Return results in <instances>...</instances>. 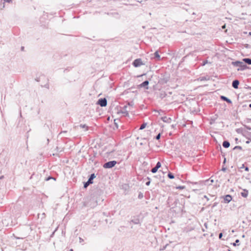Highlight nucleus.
I'll return each mask as SVG.
<instances>
[{
	"instance_id": "5",
	"label": "nucleus",
	"mask_w": 251,
	"mask_h": 251,
	"mask_svg": "<svg viewBox=\"0 0 251 251\" xmlns=\"http://www.w3.org/2000/svg\"><path fill=\"white\" fill-rule=\"evenodd\" d=\"M117 163L115 160L110 161L104 163L103 165V168L110 169L113 167Z\"/></svg>"
},
{
	"instance_id": "30",
	"label": "nucleus",
	"mask_w": 251,
	"mask_h": 251,
	"mask_svg": "<svg viewBox=\"0 0 251 251\" xmlns=\"http://www.w3.org/2000/svg\"><path fill=\"white\" fill-rule=\"evenodd\" d=\"M222 236H223V234H222V233H220L219 234V238H220V239H221V238H222Z\"/></svg>"
},
{
	"instance_id": "38",
	"label": "nucleus",
	"mask_w": 251,
	"mask_h": 251,
	"mask_svg": "<svg viewBox=\"0 0 251 251\" xmlns=\"http://www.w3.org/2000/svg\"><path fill=\"white\" fill-rule=\"evenodd\" d=\"M79 240H80V242H81L83 241V240L80 237H79Z\"/></svg>"
},
{
	"instance_id": "2",
	"label": "nucleus",
	"mask_w": 251,
	"mask_h": 251,
	"mask_svg": "<svg viewBox=\"0 0 251 251\" xmlns=\"http://www.w3.org/2000/svg\"><path fill=\"white\" fill-rule=\"evenodd\" d=\"M87 205L91 208H94L97 205V200L94 196H91L90 197L87 202Z\"/></svg>"
},
{
	"instance_id": "29",
	"label": "nucleus",
	"mask_w": 251,
	"mask_h": 251,
	"mask_svg": "<svg viewBox=\"0 0 251 251\" xmlns=\"http://www.w3.org/2000/svg\"><path fill=\"white\" fill-rule=\"evenodd\" d=\"M150 183H151V181H150V180H149V181L146 182V185L147 186H149L150 184Z\"/></svg>"
},
{
	"instance_id": "21",
	"label": "nucleus",
	"mask_w": 251,
	"mask_h": 251,
	"mask_svg": "<svg viewBox=\"0 0 251 251\" xmlns=\"http://www.w3.org/2000/svg\"><path fill=\"white\" fill-rule=\"evenodd\" d=\"M168 176L170 179H173L175 177L174 175L172 173H169L168 174Z\"/></svg>"
},
{
	"instance_id": "46",
	"label": "nucleus",
	"mask_w": 251,
	"mask_h": 251,
	"mask_svg": "<svg viewBox=\"0 0 251 251\" xmlns=\"http://www.w3.org/2000/svg\"><path fill=\"white\" fill-rule=\"evenodd\" d=\"M134 223H135V224H137V223L136 222V221H135Z\"/></svg>"
},
{
	"instance_id": "44",
	"label": "nucleus",
	"mask_w": 251,
	"mask_h": 251,
	"mask_svg": "<svg viewBox=\"0 0 251 251\" xmlns=\"http://www.w3.org/2000/svg\"><path fill=\"white\" fill-rule=\"evenodd\" d=\"M70 251H73V249H71V250H70Z\"/></svg>"
},
{
	"instance_id": "48",
	"label": "nucleus",
	"mask_w": 251,
	"mask_h": 251,
	"mask_svg": "<svg viewBox=\"0 0 251 251\" xmlns=\"http://www.w3.org/2000/svg\"><path fill=\"white\" fill-rule=\"evenodd\" d=\"M249 35H251V32L249 33Z\"/></svg>"
},
{
	"instance_id": "17",
	"label": "nucleus",
	"mask_w": 251,
	"mask_h": 251,
	"mask_svg": "<svg viewBox=\"0 0 251 251\" xmlns=\"http://www.w3.org/2000/svg\"><path fill=\"white\" fill-rule=\"evenodd\" d=\"M154 57L157 59V60H161L160 56L159 55L158 51H156L154 53Z\"/></svg>"
},
{
	"instance_id": "16",
	"label": "nucleus",
	"mask_w": 251,
	"mask_h": 251,
	"mask_svg": "<svg viewBox=\"0 0 251 251\" xmlns=\"http://www.w3.org/2000/svg\"><path fill=\"white\" fill-rule=\"evenodd\" d=\"M162 120L163 122L166 123H170L171 121V119L170 118H168L167 117H162Z\"/></svg>"
},
{
	"instance_id": "20",
	"label": "nucleus",
	"mask_w": 251,
	"mask_h": 251,
	"mask_svg": "<svg viewBox=\"0 0 251 251\" xmlns=\"http://www.w3.org/2000/svg\"><path fill=\"white\" fill-rule=\"evenodd\" d=\"M146 126H147V123H143L141 126L139 128V129L140 130H142V129H144L146 127Z\"/></svg>"
},
{
	"instance_id": "11",
	"label": "nucleus",
	"mask_w": 251,
	"mask_h": 251,
	"mask_svg": "<svg viewBox=\"0 0 251 251\" xmlns=\"http://www.w3.org/2000/svg\"><path fill=\"white\" fill-rule=\"evenodd\" d=\"M239 84V81L238 80H234L232 81V86L235 89H237L238 88Z\"/></svg>"
},
{
	"instance_id": "47",
	"label": "nucleus",
	"mask_w": 251,
	"mask_h": 251,
	"mask_svg": "<svg viewBox=\"0 0 251 251\" xmlns=\"http://www.w3.org/2000/svg\"><path fill=\"white\" fill-rule=\"evenodd\" d=\"M134 223H135V224H137V223L136 222V221H135Z\"/></svg>"
},
{
	"instance_id": "43",
	"label": "nucleus",
	"mask_w": 251,
	"mask_h": 251,
	"mask_svg": "<svg viewBox=\"0 0 251 251\" xmlns=\"http://www.w3.org/2000/svg\"><path fill=\"white\" fill-rule=\"evenodd\" d=\"M186 57V56H184L183 58V60H184V59Z\"/></svg>"
},
{
	"instance_id": "35",
	"label": "nucleus",
	"mask_w": 251,
	"mask_h": 251,
	"mask_svg": "<svg viewBox=\"0 0 251 251\" xmlns=\"http://www.w3.org/2000/svg\"><path fill=\"white\" fill-rule=\"evenodd\" d=\"M250 142H251L250 141V140H247V141L246 142V144H249Z\"/></svg>"
},
{
	"instance_id": "7",
	"label": "nucleus",
	"mask_w": 251,
	"mask_h": 251,
	"mask_svg": "<svg viewBox=\"0 0 251 251\" xmlns=\"http://www.w3.org/2000/svg\"><path fill=\"white\" fill-rule=\"evenodd\" d=\"M133 65L135 67H138L143 65L142 60L140 58L135 59L132 63Z\"/></svg>"
},
{
	"instance_id": "27",
	"label": "nucleus",
	"mask_w": 251,
	"mask_h": 251,
	"mask_svg": "<svg viewBox=\"0 0 251 251\" xmlns=\"http://www.w3.org/2000/svg\"><path fill=\"white\" fill-rule=\"evenodd\" d=\"M3 0H0V8L1 9L2 4H4V2H2Z\"/></svg>"
},
{
	"instance_id": "28",
	"label": "nucleus",
	"mask_w": 251,
	"mask_h": 251,
	"mask_svg": "<svg viewBox=\"0 0 251 251\" xmlns=\"http://www.w3.org/2000/svg\"><path fill=\"white\" fill-rule=\"evenodd\" d=\"M143 197V195L142 194H140L138 196V198L139 199H142Z\"/></svg>"
},
{
	"instance_id": "32",
	"label": "nucleus",
	"mask_w": 251,
	"mask_h": 251,
	"mask_svg": "<svg viewBox=\"0 0 251 251\" xmlns=\"http://www.w3.org/2000/svg\"><path fill=\"white\" fill-rule=\"evenodd\" d=\"M206 63H207V61H205L204 62H203V64H202V65L204 66L205 65Z\"/></svg>"
},
{
	"instance_id": "15",
	"label": "nucleus",
	"mask_w": 251,
	"mask_h": 251,
	"mask_svg": "<svg viewBox=\"0 0 251 251\" xmlns=\"http://www.w3.org/2000/svg\"><path fill=\"white\" fill-rule=\"evenodd\" d=\"M230 143L227 141H224L223 143V146L225 148H227L229 147Z\"/></svg>"
},
{
	"instance_id": "4",
	"label": "nucleus",
	"mask_w": 251,
	"mask_h": 251,
	"mask_svg": "<svg viewBox=\"0 0 251 251\" xmlns=\"http://www.w3.org/2000/svg\"><path fill=\"white\" fill-rule=\"evenodd\" d=\"M96 177V176L95 174H92L87 182H84V188H86L90 184H92L93 183V179Z\"/></svg>"
},
{
	"instance_id": "6",
	"label": "nucleus",
	"mask_w": 251,
	"mask_h": 251,
	"mask_svg": "<svg viewBox=\"0 0 251 251\" xmlns=\"http://www.w3.org/2000/svg\"><path fill=\"white\" fill-rule=\"evenodd\" d=\"M97 104L100 105L101 107H105L107 105V101L106 98L100 99L97 102Z\"/></svg>"
},
{
	"instance_id": "25",
	"label": "nucleus",
	"mask_w": 251,
	"mask_h": 251,
	"mask_svg": "<svg viewBox=\"0 0 251 251\" xmlns=\"http://www.w3.org/2000/svg\"><path fill=\"white\" fill-rule=\"evenodd\" d=\"M239 242V240L238 239L236 240L235 243H233V245L234 246H235L236 245V244Z\"/></svg>"
},
{
	"instance_id": "22",
	"label": "nucleus",
	"mask_w": 251,
	"mask_h": 251,
	"mask_svg": "<svg viewBox=\"0 0 251 251\" xmlns=\"http://www.w3.org/2000/svg\"><path fill=\"white\" fill-rule=\"evenodd\" d=\"M80 127L82 128H85V130H87L88 129V126L86 125H80Z\"/></svg>"
},
{
	"instance_id": "23",
	"label": "nucleus",
	"mask_w": 251,
	"mask_h": 251,
	"mask_svg": "<svg viewBox=\"0 0 251 251\" xmlns=\"http://www.w3.org/2000/svg\"><path fill=\"white\" fill-rule=\"evenodd\" d=\"M160 136H161V134L160 133H159L158 134L156 137H155V139L156 140H159L160 138Z\"/></svg>"
},
{
	"instance_id": "26",
	"label": "nucleus",
	"mask_w": 251,
	"mask_h": 251,
	"mask_svg": "<svg viewBox=\"0 0 251 251\" xmlns=\"http://www.w3.org/2000/svg\"><path fill=\"white\" fill-rule=\"evenodd\" d=\"M128 108L130 106H132L133 105V103L132 102H131L130 103H128Z\"/></svg>"
},
{
	"instance_id": "24",
	"label": "nucleus",
	"mask_w": 251,
	"mask_h": 251,
	"mask_svg": "<svg viewBox=\"0 0 251 251\" xmlns=\"http://www.w3.org/2000/svg\"><path fill=\"white\" fill-rule=\"evenodd\" d=\"M236 149H239V150H241L242 149V147L241 146H235L233 150H236Z\"/></svg>"
},
{
	"instance_id": "9",
	"label": "nucleus",
	"mask_w": 251,
	"mask_h": 251,
	"mask_svg": "<svg viewBox=\"0 0 251 251\" xmlns=\"http://www.w3.org/2000/svg\"><path fill=\"white\" fill-rule=\"evenodd\" d=\"M129 110H130V108H129L128 109V106L125 105L123 107L121 112L123 114H124L126 116H127L128 114V112Z\"/></svg>"
},
{
	"instance_id": "39",
	"label": "nucleus",
	"mask_w": 251,
	"mask_h": 251,
	"mask_svg": "<svg viewBox=\"0 0 251 251\" xmlns=\"http://www.w3.org/2000/svg\"><path fill=\"white\" fill-rule=\"evenodd\" d=\"M245 168V166L244 164L242 165V166L240 167L241 169Z\"/></svg>"
},
{
	"instance_id": "45",
	"label": "nucleus",
	"mask_w": 251,
	"mask_h": 251,
	"mask_svg": "<svg viewBox=\"0 0 251 251\" xmlns=\"http://www.w3.org/2000/svg\"><path fill=\"white\" fill-rule=\"evenodd\" d=\"M250 107H251V104L249 105Z\"/></svg>"
},
{
	"instance_id": "18",
	"label": "nucleus",
	"mask_w": 251,
	"mask_h": 251,
	"mask_svg": "<svg viewBox=\"0 0 251 251\" xmlns=\"http://www.w3.org/2000/svg\"><path fill=\"white\" fill-rule=\"evenodd\" d=\"M243 61L245 62L246 63H247L249 65H251V59L250 58H244L243 59Z\"/></svg>"
},
{
	"instance_id": "10",
	"label": "nucleus",
	"mask_w": 251,
	"mask_h": 251,
	"mask_svg": "<svg viewBox=\"0 0 251 251\" xmlns=\"http://www.w3.org/2000/svg\"><path fill=\"white\" fill-rule=\"evenodd\" d=\"M149 84V82L148 80H145L141 84L139 85V87H146V89H148V85Z\"/></svg>"
},
{
	"instance_id": "3",
	"label": "nucleus",
	"mask_w": 251,
	"mask_h": 251,
	"mask_svg": "<svg viewBox=\"0 0 251 251\" xmlns=\"http://www.w3.org/2000/svg\"><path fill=\"white\" fill-rule=\"evenodd\" d=\"M232 64L234 66L239 67L237 69L238 71H243V70L248 68L247 66L245 63H244L242 62L239 61H235V62H233L232 63Z\"/></svg>"
},
{
	"instance_id": "41",
	"label": "nucleus",
	"mask_w": 251,
	"mask_h": 251,
	"mask_svg": "<svg viewBox=\"0 0 251 251\" xmlns=\"http://www.w3.org/2000/svg\"><path fill=\"white\" fill-rule=\"evenodd\" d=\"M50 178H51V177H48V178L47 179V180H49V179H50Z\"/></svg>"
},
{
	"instance_id": "13",
	"label": "nucleus",
	"mask_w": 251,
	"mask_h": 251,
	"mask_svg": "<svg viewBox=\"0 0 251 251\" xmlns=\"http://www.w3.org/2000/svg\"><path fill=\"white\" fill-rule=\"evenodd\" d=\"M221 99L224 100V101H226L227 102H228V103H232V101L230 100H229L228 98H227V97H225V96H221Z\"/></svg>"
},
{
	"instance_id": "31",
	"label": "nucleus",
	"mask_w": 251,
	"mask_h": 251,
	"mask_svg": "<svg viewBox=\"0 0 251 251\" xmlns=\"http://www.w3.org/2000/svg\"><path fill=\"white\" fill-rule=\"evenodd\" d=\"M245 170L246 171H249V168L248 167H245Z\"/></svg>"
},
{
	"instance_id": "33",
	"label": "nucleus",
	"mask_w": 251,
	"mask_h": 251,
	"mask_svg": "<svg viewBox=\"0 0 251 251\" xmlns=\"http://www.w3.org/2000/svg\"><path fill=\"white\" fill-rule=\"evenodd\" d=\"M177 188L182 189L184 188V186H179L178 187H177Z\"/></svg>"
},
{
	"instance_id": "19",
	"label": "nucleus",
	"mask_w": 251,
	"mask_h": 251,
	"mask_svg": "<svg viewBox=\"0 0 251 251\" xmlns=\"http://www.w3.org/2000/svg\"><path fill=\"white\" fill-rule=\"evenodd\" d=\"M246 138L251 142V132H248L246 134Z\"/></svg>"
},
{
	"instance_id": "37",
	"label": "nucleus",
	"mask_w": 251,
	"mask_h": 251,
	"mask_svg": "<svg viewBox=\"0 0 251 251\" xmlns=\"http://www.w3.org/2000/svg\"><path fill=\"white\" fill-rule=\"evenodd\" d=\"M115 122H116V120H114L115 125H116V127H118L117 124Z\"/></svg>"
},
{
	"instance_id": "1",
	"label": "nucleus",
	"mask_w": 251,
	"mask_h": 251,
	"mask_svg": "<svg viewBox=\"0 0 251 251\" xmlns=\"http://www.w3.org/2000/svg\"><path fill=\"white\" fill-rule=\"evenodd\" d=\"M191 185H189V188L196 193H199L201 190L203 189L204 186V183L202 181H199L196 182H190Z\"/></svg>"
},
{
	"instance_id": "34",
	"label": "nucleus",
	"mask_w": 251,
	"mask_h": 251,
	"mask_svg": "<svg viewBox=\"0 0 251 251\" xmlns=\"http://www.w3.org/2000/svg\"><path fill=\"white\" fill-rule=\"evenodd\" d=\"M3 0L5 2H10L11 1V0Z\"/></svg>"
},
{
	"instance_id": "42",
	"label": "nucleus",
	"mask_w": 251,
	"mask_h": 251,
	"mask_svg": "<svg viewBox=\"0 0 251 251\" xmlns=\"http://www.w3.org/2000/svg\"><path fill=\"white\" fill-rule=\"evenodd\" d=\"M189 124H190L191 123H192V121H189Z\"/></svg>"
},
{
	"instance_id": "14",
	"label": "nucleus",
	"mask_w": 251,
	"mask_h": 251,
	"mask_svg": "<svg viewBox=\"0 0 251 251\" xmlns=\"http://www.w3.org/2000/svg\"><path fill=\"white\" fill-rule=\"evenodd\" d=\"M241 195L243 197L247 198L248 195V191L247 190L244 189L243 190V191L241 193Z\"/></svg>"
},
{
	"instance_id": "12",
	"label": "nucleus",
	"mask_w": 251,
	"mask_h": 251,
	"mask_svg": "<svg viewBox=\"0 0 251 251\" xmlns=\"http://www.w3.org/2000/svg\"><path fill=\"white\" fill-rule=\"evenodd\" d=\"M232 200V197L230 195H226L224 198V201L226 203H228Z\"/></svg>"
},
{
	"instance_id": "36",
	"label": "nucleus",
	"mask_w": 251,
	"mask_h": 251,
	"mask_svg": "<svg viewBox=\"0 0 251 251\" xmlns=\"http://www.w3.org/2000/svg\"><path fill=\"white\" fill-rule=\"evenodd\" d=\"M204 198H205L207 201H208V200H209L208 198L206 196H205H205H204Z\"/></svg>"
},
{
	"instance_id": "8",
	"label": "nucleus",
	"mask_w": 251,
	"mask_h": 251,
	"mask_svg": "<svg viewBox=\"0 0 251 251\" xmlns=\"http://www.w3.org/2000/svg\"><path fill=\"white\" fill-rule=\"evenodd\" d=\"M161 163L160 162H158L156 163L155 167L151 169V172L152 173H155L157 171L158 169L161 167Z\"/></svg>"
},
{
	"instance_id": "40",
	"label": "nucleus",
	"mask_w": 251,
	"mask_h": 251,
	"mask_svg": "<svg viewBox=\"0 0 251 251\" xmlns=\"http://www.w3.org/2000/svg\"><path fill=\"white\" fill-rule=\"evenodd\" d=\"M225 28H226V25H225L222 26V28L223 29H224Z\"/></svg>"
}]
</instances>
